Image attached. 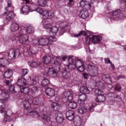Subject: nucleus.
I'll list each match as a JSON object with an SVG mask.
<instances>
[{
  "label": "nucleus",
  "mask_w": 126,
  "mask_h": 126,
  "mask_svg": "<svg viewBox=\"0 0 126 126\" xmlns=\"http://www.w3.org/2000/svg\"><path fill=\"white\" fill-rule=\"evenodd\" d=\"M19 56H20V51L18 49H11L9 51L8 57L9 60H12V59H17Z\"/></svg>",
  "instance_id": "nucleus-9"
},
{
  "label": "nucleus",
  "mask_w": 126,
  "mask_h": 126,
  "mask_svg": "<svg viewBox=\"0 0 126 126\" xmlns=\"http://www.w3.org/2000/svg\"><path fill=\"white\" fill-rule=\"evenodd\" d=\"M121 89H122V88L120 85L116 86L115 88V90H116V91L120 92L121 91Z\"/></svg>",
  "instance_id": "nucleus-57"
},
{
  "label": "nucleus",
  "mask_w": 126,
  "mask_h": 126,
  "mask_svg": "<svg viewBox=\"0 0 126 126\" xmlns=\"http://www.w3.org/2000/svg\"><path fill=\"white\" fill-rule=\"evenodd\" d=\"M25 114L29 115L31 117H32V118H39L41 117V115L39 114V108L33 109V107H32Z\"/></svg>",
  "instance_id": "nucleus-11"
},
{
  "label": "nucleus",
  "mask_w": 126,
  "mask_h": 126,
  "mask_svg": "<svg viewBox=\"0 0 126 126\" xmlns=\"http://www.w3.org/2000/svg\"><path fill=\"white\" fill-rule=\"evenodd\" d=\"M32 98L33 96L29 95L28 96V100L24 101L23 102V106L24 107V113H26V112H28L30 109L33 108V106L32 105Z\"/></svg>",
  "instance_id": "nucleus-6"
},
{
  "label": "nucleus",
  "mask_w": 126,
  "mask_h": 126,
  "mask_svg": "<svg viewBox=\"0 0 126 126\" xmlns=\"http://www.w3.org/2000/svg\"><path fill=\"white\" fill-rule=\"evenodd\" d=\"M4 64H9V61L6 58H1L0 59V65L4 66Z\"/></svg>",
  "instance_id": "nucleus-40"
},
{
  "label": "nucleus",
  "mask_w": 126,
  "mask_h": 126,
  "mask_svg": "<svg viewBox=\"0 0 126 126\" xmlns=\"http://www.w3.org/2000/svg\"><path fill=\"white\" fill-rule=\"evenodd\" d=\"M32 98V105H36L38 106L41 103V100H40V98H33V96Z\"/></svg>",
  "instance_id": "nucleus-41"
},
{
  "label": "nucleus",
  "mask_w": 126,
  "mask_h": 126,
  "mask_svg": "<svg viewBox=\"0 0 126 126\" xmlns=\"http://www.w3.org/2000/svg\"><path fill=\"white\" fill-rule=\"evenodd\" d=\"M61 26L59 28L56 26H53L49 30V34L52 35H57V33H59L60 36H62L63 34V33L65 32L66 30V26H67V23L66 22H63L61 24Z\"/></svg>",
  "instance_id": "nucleus-3"
},
{
  "label": "nucleus",
  "mask_w": 126,
  "mask_h": 126,
  "mask_svg": "<svg viewBox=\"0 0 126 126\" xmlns=\"http://www.w3.org/2000/svg\"><path fill=\"white\" fill-rule=\"evenodd\" d=\"M68 65L69 69L77 68L80 72H83L85 70V62L81 59H75L73 56H70L68 58Z\"/></svg>",
  "instance_id": "nucleus-1"
},
{
  "label": "nucleus",
  "mask_w": 126,
  "mask_h": 126,
  "mask_svg": "<svg viewBox=\"0 0 126 126\" xmlns=\"http://www.w3.org/2000/svg\"><path fill=\"white\" fill-rule=\"evenodd\" d=\"M94 92L95 95L97 96L103 94V91L101 89L96 88Z\"/></svg>",
  "instance_id": "nucleus-47"
},
{
  "label": "nucleus",
  "mask_w": 126,
  "mask_h": 126,
  "mask_svg": "<svg viewBox=\"0 0 126 126\" xmlns=\"http://www.w3.org/2000/svg\"><path fill=\"white\" fill-rule=\"evenodd\" d=\"M64 121V117L62 113L58 112L56 114V122L59 124H62Z\"/></svg>",
  "instance_id": "nucleus-22"
},
{
  "label": "nucleus",
  "mask_w": 126,
  "mask_h": 126,
  "mask_svg": "<svg viewBox=\"0 0 126 126\" xmlns=\"http://www.w3.org/2000/svg\"><path fill=\"white\" fill-rule=\"evenodd\" d=\"M83 76L86 79H87V78H88V74H87V73H84Z\"/></svg>",
  "instance_id": "nucleus-61"
},
{
  "label": "nucleus",
  "mask_w": 126,
  "mask_h": 126,
  "mask_svg": "<svg viewBox=\"0 0 126 126\" xmlns=\"http://www.w3.org/2000/svg\"><path fill=\"white\" fill-rule=\"evenodd\" d=\"M43 26L44 28H45V29H50L51 28V26H52V25H51V23L49 22L48 21H43Z\"/></svg>",
  "instance_id": "nucleus-42"
},
{
  "label": "nucleus",
  "mask_w": 126,
  "mask_h": 126,
  "mask_svg": "<svg viewBox=\"0 0 126 126\" xmlns=\"http://www.w3.org/2000/svg\"><path fill=\"white\" fill-rule=\"evenodd\" d=\"M68 5L69 6H72V5L74 3V1L73 0H68Z\"/></svg>",
  "instance_id": "nucleus-56"
},
{
  "label": "nucleus",
  "mask_w": 126,
  "mask_h": 126,
  "mask_svg": "<svg viewBox=\"0 0 126 126\" xmlns=\"http://www.w3.org/2000/svg\"><path fill=\"white\" fill-rule=\"evenodd\" d=\"M85 94H83L79 95V99L78 100V104L82 105L85 103V101L87 99V95Z\"/></svg>",
  "instance_id": "nucleus-21"
},
{
  "label": "nucleus",
  "mask_w": 126,
  "mask_h": 126,
  "mask_svg": "<svg viewBox=\"0 0 126 126\" xmlns=\"http://www.w3.org/2000/svg\"><path fill=\"white\" fill-rule=\"evenodd\" d=\"M27 82V81L26 80V79H25V78H24L23 77H22L21 76V77H19L18 79V81L17 82V84L18 85V86H19V87H20V88H21V87H22V86H23V85H26V83Z\"/></svg>",
  "instance_id": "nucleus-20"
},
{
  "label": "nucleus",
  "mask_w": 126,
  "mask_h": 126,
  "mask_svg": "<svg viewBox=\"0 0 126 126\" xmlns=\"http://www.w3.org/2000/svg\"><path fill=\"white\" fill-rule=\"evenodd\" d=\"M79 16L83 19L87 18V17H88V16H89V13L88 12V11H87V10H83L80 13Z\"/></svg>",
  "instance_id": "nucleus-32"
},
{
  "label": "nucleus",
  "mask_w": 126,
  "mask_h": 126,
  "mask_svg": "<svg viewBox=\"0 0 126 126\" xmlns=\"http://www.w3.org/2000/svg\"><path fill=\"white\" fill-rule=\"evenodd\" d=\"M110 15H112L113 16H116L115 18V20H119V19H122V17H120V14H121V9H118L115 10L114 11L111 12L109 13Z\"/></svg>",
  "instance_id": "nucleus-18"
},
{
  "label": "nucleus",
  "mask_w": 126,
  "mask_h": 126,
  "mask_svg": "<svg viewBox=\"0 0 126 126\" xmlns=\"http://www.w3.org/2000/svg\"><path fill=\"white\" fill-rule=\"evenodd\" d=\"M110 65H111V67H112L113 70H114L115 69V65H114V64H113V63H110Z\"/></svg>",
  "instance_id": "nucleus-62"
},
{
  "label": "nucleus",
  "mask_w": 126,
  "mask_h": 126,
  "mask_svg": "<svg viewBox=\"0 0 126 126\" xmlns=\"http://www.w3.org/2000/svg\"><path fill=\"white\" fill-rule=\"evenodd\" d=\"M81 35H85V31H82L80 32L78 34H77L76 35L74 34V36L78 37L79 36H81Z\"/></svg>",
  "instance_id": "nucleus-53"
},
{
  "label": "nucleus",
  "mask_w": 126,
  "mask_h": 126,
  "mask_svg": "<svg viewBox=\"0 0 126 126\" xmlns=\"http://www.w3.org/2000/svg\"><path fill=\"white\" fill-rule=\"evenodd\" d=\"M20 89H21V92L24 94H28V93H29V91H30V89L28 87L24 88H22V87Z\"/></svg>",
  "instance_id": "nucleus-45"
},
{
  "label": "nucleus",
  "mask_w": 126,
  "mask_h": 126,
  "mask_svg": "<svg viewBox=\"0 0 126 126\" xmlns=\"http://www.w3.org/2000/svg\"><path fill=\"white\" fill-rule=\"evenodd\" d=\"M68 106L71 109H75L77 107V103L74 101H71L69 103Z\"/></svg>",
  "instance_id": "nucleus-46"
},
{
  "label": "nucleus",
  "mask_w": 126,
  "mask_h": 126,
  "mask_svg": "<svg viewBox=\"0 0 126 126\" xmlns=\"http://www.w3.org/2000/svg\"><path fill=\"white\" fill-rule=\"evenodd\" d=\"M28 64L29 66L32 68H36V67H39V66H40V62L31 61L28 62Z\"/></svg>",
  "instance_id": "nucleus-24"
},
{
  "label": "nucleus",
  "mask_w": 126,
  "mask_h": 126,
  "mask_svg": "<svg viewBox=\"0 0 126 126\" xmlns=\"http://www.w3.org/2000/svg\"><path fill=\"white\" fill-rule=\"evenodd\" d=\"M46 1H44L43 0H39L37 1V4L39 6H42L44 7L45 5H46Z\"/></svg>",
  "instance_id": "nucleus-49"
},
{
  "label": "nucleus",
  "mask_w": 126,
  "mask_h": 126,
  "mask_svg": "<svg viewBox=\"0 0 126 126\" xmlns=\"http://www.w3.org/2000/svg\"><path fill=\"white\" fill-rule=\"evenodd\" d=\"M102 37L99 35H95L94 36H88L87 38H86L87 44H90V42H91V41H92L93 43H94V44L100 43Z\"/></svg>",
  "instance_id": "nucleus-10"
},
{
  "label": "nucleus",
  "mask_w": 126,
  "mask_h": 126,
  "mask_svg": "<svg viewBox=\"0 0 126 126\" xmlns=\"http://www.w3.org/2000/svg\"><path fill=\"white\" fill-rule=\"evenodd\" d=\"M105 78H106L107 79H108L110 80V76L109 75L106 74L105 75Z\"/></svg>",
  "instance_id": "nucleus-63"
},
{
  "label": "nucleus",
  "mask_w": 126,
  "mask_h": 126,
  "mask_svg": "<svg viewBox=\"0 0 126 126\" xmlns=\"http://www.w3.org/2000/svg\"><path fill=\"white\" fill-rule=\"evenodd\" d=\"M80 91L83 94H89L90 92V91H89L88 88L86 86L81 87Z\"/></svg>",
  "instance_id": "nucleus-36"
},
{
  "label": "nucleus",
  "mask_w": 126,
  "mask_h": 126,
  "mask_svg": "<svg viewBox=\"0 0 126 126\" xmlns=\"http://www.w3.org/2000/svg\"><path fill=\"white\" fill-rule=\"evenodd\" d=\"M28 80H30L31 85H35L37 83V77L35 76L29 77Z\"/></svg>",
  "instance_id": "nucleus-39"
},
{
  "label": "nucleus",
  "mask_w": 126,
  "mask_h": 126,
  "mask_svg": "<svg viewBox=\"0 0 126 126\" xmlns=\"http://www.w3.org/2000/svg\"><path fill=\"white\" fill-rule=\"evenodd\" d=\"M62 77L64 79H67L68 78H70V76H71V74L69 71H67L66 69L62 71Z\"/></svg>",
  "instance_id": "nucleus-29"
},
{
  "label": "nucleus",
  "mask_w": 126,
  "mask_h": 126,
  "mask_svg": "<svg viewBox=\"0 0 126 126\" xmlns=\"http://www.w3.org/2000/svg\"><path fill=\"white\" fill-rule=\"evenodd\" d=\"M104 61L106 63H111V60L109 58H105Z\"/></svg>",
  "instance_id": "nucleus-58"
},
{
  "label": "nucleus",
  "mask_w": 126,
  "mask_h": 126,
  "mask_svg": "<svg viewBox=\"0 0 126 126\" xmlns=\"http://www.w3.org/2000/svg\"><path fill=\"white\" fill-rule=\"evenodd\" d=\"M20 30H19V32L15 34V36L18 37L19 42L21 44H26L27 45L29 42V36L25 33V32H22V33H20Z\"/></svg>",
  "instance_id": "nucleus-4"
},
{
  "label": "nucleus",
  "mask_w": 126,
  "mask_h": 126,
  "mask_svg": "<svg viewBox=\"0 0 126 126\" xmlns=\"http://www.w3.org/2000/svg\"><path fill=\"white\" fill-rule=\"evenodd\" d=\"M105 100H106V97L102 94L98 95L95 99V101H96V102H98V103L104 102Z\"/></svg>",
  "instance_id": "nucleus-38"
},
{
  "label": "nucleus",
  "mask_w": 126,
  "mask_h": 126,
  "mask_svg": "<svg viewBox=\"0 0 126 126\" xmlns=\"http://www.w3.org/2000/svg\"><path fill=\"white\" fill-rule=\"evenodd\" d=\"M0 113L3 114L4 115V118L3 120V123H6V122H9L10 121V117L7 114L6 111H5V108L4 105H2L0 106Z\"/></svg>",
  "instance_id": "nucleus-14"
},
{
  "label": "nucleus",
  "mask_w": 126,
  "mask_h": 126,
  "mask_svg": "<svg viewBox=\"0 0 126 126\" xmlns=\"http://www.w3.org/2000/svg\"><path fill=\"white\" fill-rule=\"evenodd\" d=\"M42 61L44 63H51V61H52V57L50 55H46L43 57Z\"/></svg>",
  "instance_id": "nucleus-31"
},
{
  "label": "nucleus",
  "mask_w": 126,
  "mask_h": 126,
  "mask_svg": "<svg viewBox=\"0 0 126 126\" xmlns=\"http://www.w3.org/2000/svg\"><path fill=\"white\" fill-rule=\"evenodd\" d=\"M108 96L110 98H116V96H117V94L114 93H110L108 94Z\"/></svg>",
  "instance_id": "nucleus-55"
},
{
  "label": "nucleus",
  "mask_w": 126,
  "mask_h": 126,
  "mask_svg": "<svg viewBox=\"0 0 126 126\" xmlns=\"http://www.w3.org/2000/svg\"><path fill=\"white\" fill-rule=\"evenodd\" d=\"M9 98V95L5 91V90H3L0 94V100L1 101H4V100H7Z\"/></svg>",
  "instance_id": "nucleus-25"
},
{
  "label": "nucleus",
  "mask_w": 126,
  "mask_h": 126,
  "mask_svg": "<svg viewBox=\"0 0 126 126\" xmlns=\"http://www.w3.org/2000/svg\"><path fill=\"white\" fill-rule=\"evenodd\" d=\"M12 1L11 0H8L7 1V6L6 7H5V9L7 11L9 10V8H10V7L12 5V3H11Z\"/></svg>",
  "instance_id": "nucleus-52"
},
{
  "label": "nucleus",
  "mask_w": 126,
  "mask_h": 126,
  "mask_svg": "<svg viewBox=\"0 0 126 126\" xmlns=\"http://www.w3.org/2000/svg\"><path fill=\"white\" fill-rule=\"evenodd\" d=\"M90 0H82L80 2V4L82 7L85 5H88L89 7H91V4H90L89 2Z\"/></svg>",
  "instance_id": "nucleus-33"
},
{
  "label": "nucleus",
  "mask_w": 126,
  "mask_h": 126,
  "mask_svg": "<svg viewBox=\"0 0 126 126\" xmlns=\"http://www.w3.org/2000/svg\"><path fill=\"white\" fill-rule=\"evenodd\" d=\"M41 84L43 86V87H48V85L50 84V80L48 79H44L42 80Z\"/></svg>",
  "instance_id": "nucleus-44"
},
{
  "label": "nucleus",
  "mask_w": 126,
  "mask_h": 126,
  "mask_svg": "<svg viewBox=\"0 0 126 126\" xmlns=\"http://www.w3.org/2000/svg\"><path fill=\"white\" fill-rule=\"evenodd\" d=\"M57 68H50L49 69H45L44 74L46 76H50V77H57L58 76V73L60 71V68L59 66H57Z\"/></svg>",
  "instance_id": "nucleus-5"
},
{
  "label": "nucleus",
  "mask_w": 126,
  "mask_h": 126,
  "mask_svg": "<svg viewBox=\"0 0 126 126\" xmlns=\"http://www.w3.org/2000/svg\"><path fill=\"white\" fill-rule=\"evenodd\" d=\"M41 118L45 122H49L51 121V117L48 115L47 112H45L42 114Z\"/></svg>",
  "instance_id": "nucleus-30"
},
{
  "label": "nucleus",
  "mask_w": 126,
  "mask_h": 126,
  "mask_svg": "<svg viewBox=\"0 0 126 126\" xmlns=\"http://www.w3.org/2000/svg\"><path fill=\"white\" fill-rule=\"evenodd\" d=\"M33 10H30V7L28 5H24L22 8L21 9V12L23 14H28L30 11H32Z\"/></svg>",
  "instance_id": "nucleus-27"
},
{
  "label": "nucleus",
  "mask_w": 126,
  "mask_h": 126,
  "mask_svg": "<svg viewBox=\"0 0 126 126\" xmlns=\"http://www.w3.org/2000/svg\"><path fill=\"white\" fill-rule=\"evenodd\" d=\"M57 41V38L55 36H42L40 39H33L32 43L34 46H48L53 42Z\"/></svg>",
  "instance_id": "nucleus-2"
},
{
  "label": "nucleus",
  "mask_w": 126,
  "mask_h": 126,
  "mask_svg": "<svg viewBox=\"0 0 126 126\" xmlns=\"http://www.w3.org/2000/svg\"><path fill=\"white\" fill-rule=\"evenodd\" d=\"M54 15L55 13L54 12V11L52 10H46L44 13V15L43 16V18H44V19H47L48 18L51 19L54 17Z\"/></svg>",
  "instance_id": "nucleus-19"
},
{
  "label": "nucleus",
  "mask_w": 126,
  "mask_h": 126,
  "mask_svg": "<svg viewBox=\"0 0 126 126\" xmlns=\"http://www.w3.org/2000/svg\"><path fill=\"white\" fill-rule=\"evenodd\" d=\"M88 71L90 76H96L98 73V70L97 67L91 64H89L88 66Z\"/></svg>",
  "instance_id": "nucleus-12"
},
{
  "label": "nucleus",
  "mask_w": 126,
  "mask_h": 126,
  "mask_svg": "<svg viewBox=\"0 0 126 126\" xmlns=\"http://www.w3.org/2000/svg\"><path fill=\"white\" fill-rule=\"evenodd\" d=\"M52 59L54 60V63L55 65L58 66V68H61V64L62 63V60L63 61H65L67 59V57L65 56H63L62 57H56L54 55H52Z\"/></svg>",
  "instance_id": "nucleus-8"
},
{
  "label": "nucleus",
  "mask_w": 126,
  "mask_h": 126,
  "mask_svg": "<svg viewBox=\"0 0 126 126\" xmlns=\"http://www.w3.org/2000/svg\"><path fill=\"white\" fill-rule=\"evenodd\" d=\"M125 78V77H124V76L120 75V76H119L118 79H120V78Z\"/></svg>",
  "instance_id": "nucleus-64"
},
{
  "label": "nucleus",
  "mask_w": 126,
  "mask_h": 126,
  "mask_svg": "<svg viewBox=\"0 0 126 126\" xmlns=\"http://www.w3.org/2000/svg\"><path fill=\"white\" fill-rule=\"evenodd\" d=\"M20 34H22V32L24 33H27V34H32L34 32V28L32 26L28 27L25 28L24 27H22L21 29H20Z\"/></svg>",
  "instance_id": "nucleus-15"
},
{
  "label": "nucleus",
  "mask_w": 126,
  "mask_h": 126,
  "mask_svg": "<svg viewBox=\"0 0 126 126\" xmlns=\"http://www.w3.org/2000/svg\"><path fill=\"white\" fill-rule=\"evenodd\" d=\"M66 118L69 121H73L74 120V112L72 110H69L66 113Z\"/></svg>",
  "instance_id": "nucleus-23"
},
{
  "label": "nucleus",
  "mask_w": 126,
  "mask_h": 126,
  "mask_svg": "<svg viewBox=\"0 0 126 126\" xmlns=\"http://www.w3.org/2000/svg\"><path fill=\"white\" fill-rule=\"evenodd\" d=\"M2 15L5 16V19L7 21H11L13 18L15 17V14L12 11L5 12Z\"/></svg>",
  "instance_id": "nucleus-16"
},
{
  "label": "nucleus",
  "mask_w": 126,
  "mask_h": 126,
  "mask_svg": "<svg viewBox=\"0 0 126 126\" xmlns=\"http://www.w3.org/2000/svg\"><path fill=\"white\" fill-rule=\"evenodd\" d=\"M36 11L40 14H41L42 15L43 17H44V15H45V12H46V10H44V9H43L41 7H37V8H35V9L32 10V11Z\"/></svg>",
  "instance_id": "nucleus-37"
},
{
  "label": "nucleus",
  "mask_w": 126,
  "mask_h": 126,
  "mask_svg": "<svg viewBox=\"0 0 126 126\" xmlns=\"http://www.w3.org/2000/svg\"><path fill=\"white\" fill-rule=\"evenodd\" d=\"M24 3L27 4L29 3V0H23Z\"/></svg>",
  "instance_id": "nucleus-60"
},
{
  "label": "nucleus",
  "mask_w": 126,
  "mask_h": 126,
  "mask_svg": "<svg viewBox=\"0 0 126 126\" xmlns=\"http://www.w3.org/2000/svg\"><path fill=\"white\" fill-rule=\"evenodd\" d=\"M28 53L29 54V56H32V57L36 56V51L32 49H30L28 52Z\"/></svg>",
  "instance_id": "nucleus-50"
},
{
  "label": "nucleus",
  "mask_w": 126,
  "mask_h": 126,
  "mask_svg": "<svg viewBox=\"0 0 126 126\" xmlns=\"http://www.w3.org/2000/svg\"><path fill=\"white\" fill-rule=\"evenodd\" d=\"M74 124L76 126H80L82 124V120L79 117L78 118L77 120H75Z\"/></svg>",
  "instance_id": "nucleus-48"
},
{
  "label": "nucleus",
  "mask_w": 126,
  "mask_h": 126,
  "mask_svg": "<svg viewBox=\"0 0 126 126\" xmlns=\"http://www.w3.org/2000/svg\"><path fill=\"white\" fill-rule=\"evenodd\" d=\"M62 97L63 99L66 100V101H71L73 99V92H66L62 94Z\"/></svg>",
  "instance_id": "nucleus-13"
},
{
  "label": "nucleus",
  "mask_w": 126,
  "mask_h": 126,
  "mask_svg": "<svg viewBox=\"0 0 126 126\" xmlns=\"http://www.w3.org/2000/svg\"><path fill=\"white\" fill-rule=\"evenodd\" d=\"M31 91H32V93H33V94L36 93V92H37V91L38 90V88H37V87H35V86H33V87H31Z\"/></svg>",
  "instance_id": "nucleus-54"
},
{
  "label": "nucleus",
  "mask_w": 126,
  "mask_h": 126,
  "mask_svg": "<svg viewBox=\"0 0 126 126\" xmlns=\"http://www.w3.org/2000/svg\"><path fill=\"white\" fill-rule=\"evenodd\" d=\"M115 98H116L117 101H118V102H120V101H122V98H121L120 96L116 95L115 96Z\"/></svg>",
  "instance_id": "nucleus-59"
},
{
  "label": "nucleus",
  "mask_w": 126,
  "mask_h": 126,
  "mask_svg": "<svg viewBox=\"0 0 126 126\" xmlns=\"http://www.w3.org/2000/svg\"><path fill=\"white\" fill-rule=\"evenodd\" d=\"M94 85L98 89H103L104 88V84L101 81H97L95 82L94 83Z\"/></svg>",
  "instance_id": "nucleus-34"
},
{
  "label": "nucleus",
  "mask_w": 126,
  "mask_h": 126,
  "mask_svg": "<svg viewBox=\"0 0 126 126\" xmlns=\"http://www.w3.org/2000/svg\"><path fill=\"white\" fill-rule=\"evenodd\" d=\"M12 75V70L10 69H7L4 73V77H5V78H10Z\"/></svg>",
  "instance_id": "nucleus-35"
},
{
  "label": "nucleus",
  "mask_w": 126,
  "mask_h": 126,
  "mask_svg": "<svg viewBox=\"0 0 126 126\" xmlns=\"http://www.w3.org/2000/svg\"><path fill=\"white\" fill-rule=\"evenodd\" d=\"M51 108L54 110V111H58L60 110V104L57 102L52 103Z\"/></svg>",
  "instance_id": "nucleus-43"
},
{
  "label": "nucleus",
  "mask_w": 126,
  "mask_h": 126,
  "mask_svg": "<svg viewBox=\"0 0 126 126\" xmlns=\"http://www.w3.org/2000/svg\"><path fill=\"white\" fill-rule=\"evenodd\" d=\"M4 82L7 86L9 87V90L10 92H12V93H15V91L14 90V86H12L11 85V81L5 80Z\"/></svg>",
  "instance_id": "nucleus-28"
},
{
  "label": "nucleus",
  "mask_w": 126,
  "mask_h": 126,
  "mask_svg": "<svg viewBox=\"0 0 126 126\" xmlns=\"http://www.w3.org/2000/svg\"><path fill=\"white\" fill-rule=\"evenodd\" d=\"M21 71L22 74L21 76H22L23 77H24V76H25V75H26V74L28 73V69H22L21 70Z\"/></svg>",
  "instance_id": "nucleus-51"
},
{
  "label": "nucleus",
  "mask_w": 126,
  "mask_h": 126,
  "mask_svg": "<svg viewBox=\"0 0 126 126\" xmlns=\"http://www.w3.org/2000/svg\"><path fill=\"white\" fill-rule=\"evenodd\" d=\"M95 103H93L92 106L90 107H87L86 106L81 105L78 108V112L80 114H81V115H83V114H85L86 112H87L88 113H90V112H93V108L95 107Z\"/></svg>",
  "instance_id": "nucleus-7"
},
{
  "label": "nucleus",
  "mask_w": 126,
  "mask_h": 126,
  "mask_svg": "<svg viewBox=\"0 0 126 126\" xmlns=\"http://www.w3.org/2000/svg\"><path fill=\"white\" fill-rule=\"evenodd\" d=\"M46 95H47L49 97H54V96H55V94H56L55 90L50 88H48L46 89Z\"/></svg>",
  "instance_id": "nucleus-26"
},
{
  "label": "nucleus",
  "mask_w": 126,
  "mask_h": 126,
  "mask_svg": "<svg viewBox=\"0 0 126 126\" xmlns=\"http://www.w3.org/2000/svg\"><path fill=\"white\" fill-rule=\"evenodd\" d=\"M21 28L19 29V25L16 23H13L11 26V30L14 32V35L15 36L19 32Z\"/></svg>",
  "instance_id": "nucleus-17"
}]
</instances>
